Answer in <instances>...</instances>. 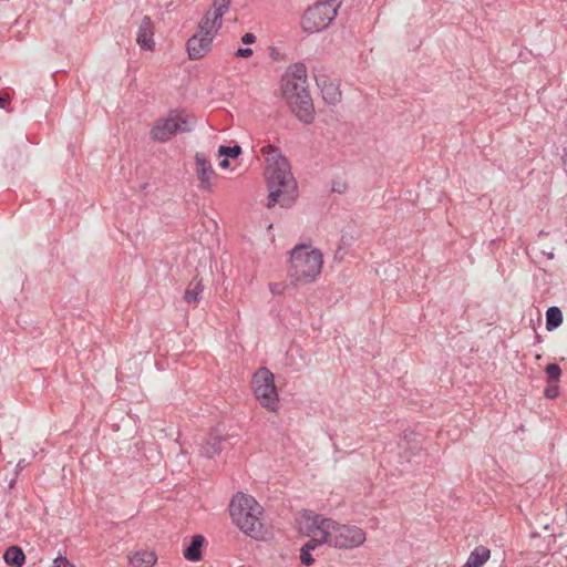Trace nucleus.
<instances>
[{
	"instance_id": "f257e3e1",
	"label": "nucleus",
	"mask_w": 567,
	"mask_h": 567,
	"mask_svg": "<svg viewBox=\"0 0 567 567\" xmlns=\"http://www.w3.org/2000/svg\"><path fill=\"white\" fill-rule=\"evenodd\" d=\"M303 518L308 536L330 547L353 549L367 540V533L357 525L340 524L332 518L312 513L305 515Z\"/></svg>"
},
{
	"instance_id": "f03ea898",
	"label": "nucleus",
	"mask_w": 567,
	"mask_h": 567,
	"mask_svg": "<svg viewBox=\"0 0 567 567\" xmlns=\"http://www.w3.org/2000/svg\"><path fill=\"white\" fill-rule=\"evenodd\" d=\"M281 95L291 112L302 122L310 123L313 104L308 90L307 68L302 63L290 65L281 78Z\"/></svg>"
},
{
	"instance_id": "7ed1b4c3",
	"label": "nucleus",
	"mask_w": 567,
	"mask_h": 567,
	"mask_svg": "<svg viewBox=\"0 0 567 567\" xmlns=\"http://www.w3.org/2000/svg\"><path fill=\"white\" fill-rule=\"evenodd\" d=\"M287 278L293 287L310 286L320 278L323 252L311 244H298L288 252Z\"/></svg>"
},
{
	"instance_id": "20e7f679",
	"label": "nucleus",
	"mask_w": 567,
	"mask_h": 567,
	"mask_svg": "<svg viewBox=\"0 0 567 567\" xmlns=\"http://www.w3.org/2000/svg\"><path fill=\"white\" fill-rule=\"evenodd\" d=\"M265 176L269 189L267 206H291L297 198V183L287 158L276 157V161L266 165Z\"/></svg>"
},
{
	"instance_id": "39448f33",
	"label": "nucleus",
	"mask_w": 567,
	"mask_h": 567,
	"mask_svg": "<svg viewBox=\"0 0 567 567\" xmlns=\"http://www.w3.org/2000/svg\"><path fill=\"white\" fill-rule=\"evenodd\" d=\"M264 508L248 494L236 493L229 504L233 523L246 535L260 539L265 536L262 523Z\"/></svg>"
},
{
	"instance_id": "423d86ee",
	"label": "nucleus",
	"mask_w": 567,
	"mask_h": 567,
	"mask_svg": "<svg viewBox=\"0 0 567 567\" xmlns=\"http://www.w3.org/2000/svg\"><path fill=\"white\" fill-rule=\"evenodd\" d=\"M192 130V116L185 111L173 110L156 120L150 131L151 138L156 142H167L177 133Z\"/></svg>"
},
{
	"instance_id": "0eeeda50",
	"label": "nucleus",
	"mask_w": 567,
	"mask_h": 567,
	"mask_svg": "<svg viewBox=\"0 0 567 567\" xmlns=\"http://www.w3.org/2000/svg\"><path fill=\"white\" fill-rule=\"evenodd\" d=\"M251 388L258 403L269 412L279 409V394L275 385V375L267 368L258 369L252 375Z\"/></svg>"
},
{
	"instance_id": "6e6552de",
	"label": "nucleus",
	"mask_w": 567,
	"mask_h": 567,
	"mask_svg": "<svg viewBox=\"0 0 567 567\" xmlns=\"http://www.w3.org/2000/svg\"><path fill=\"white\" fill-rule=\"evenodd\" d=\"M338 7L336 0L315 3L302 16V30L307 33H317L324 30L336 18Z\"/></svg>"
},
{
	"instance_id": "1a4fd4ad",
	"label": "nucleus",
	"mask_w": 567,
	"mask_h": 567,
	"mask_svg": "<svg viewBox=\"0 0 567 567\" xmlns=\"http://www.w3.org/2000/svg\"><path fill=\"white\" fill-rule=\"evenodd\" d=\"M230 0H214L199 22L198 31L215 38L223 23V16L228 11Z\"/></svg>"
},
{
	"instance_id": "9d476101",
	"label": "nucleus",
	"mask_w": 567,
	"mask_h": 567,
	"mask_svg": "<svg viewBox=\"0 0 567 567\" xmlns=\"http://www.w3.org/2000/svg\"><path fill=\"white\" fill-rule=\"evenodd\" d=\"M195 174L199 182L198 187L206 192H212L214 187V179L216 172L213 168L210 161L204 153H196L194 156Z\"/></svg>"
},
{
	"instance_id": "9b49d317",
	"label": "nucleus",
	"mask_w": 567,
	"mask_h": 567,
	"mask_svg": "<svg viewBox=\"0 0 567 567\" xmlns=\"http://www.w3.org/2000/svg\"><path fill=\"white\" fill-rule=\"evenodd\" d=\"M213 40L214 38L197 30V32L189 38L186 43L189 59L199 60L204 58L210 51Z\"/></svg>"
},
{
	"instance_id": "f8f14e48",
	"label": "nucleus",
	"mask_w": 567,
	"mask_h": 567,
	"mask_svg": "<svg viewBox=\"0 0 567 567\" xmlns=\"http://www.w3.org/2000/svg\"><path fill=\"white\" fill-rule=\"evenodd\" d=\"M136 41L141 49L152 51L154 49V24L150 17H144L138 27Z\"/></svg>"
},
{
	"instance_id": "ddd939ff",
	"label": "nucleus",
	"mask_w": 567,
	"mask_h": 567,
	"mask_svg": "<svg viewBox=\"0 0 567 567\" xmlns=\"http://www.w3.org/2000/svg\"><path fill=\"white\" fill-rule=\"evenodd\" d=\"M157 561L155 551L140 549L128 556V563L133 567H153Z\"/></svg>"
},
{
	"instance_id": "4468645a",
	"label": "nucleus",
	"mask_w": 567,
	"mask_h": 567,
	"mask_svg": "<svg viewBox=\"0 0 567 567\" xmlns=\"http://www.w3.org/2000/svg\"><path fill=\"white\" fill-rule=\"evenodd\" d=\"M204 291V285L200 279L193 278L186 287L184 293V301L188 305H197L200 301L202 293Z\"/></svg>"
},
{
	"instance_id": "2eb2a0df",
	"label": "nucleus",
	"mask_w": 567,
	"mask_h": 567,
	"mask_svg": "<svg viewBox=\"0 0 567 567\" xmlns=\"http://www.w3.org/2000/svg\"><path fill=\"white\" fill-rule=\"evenodd\" d=\"M205 538L202 535H195L190 539V544L184 549V557L189 561H199L202 559V548Z\"/></svg>"
},
{
	"instance_id": "dca6fc26",
	"label": "nucleus",
	"mask_w": 567,
	"mask_h": 567,
	"mask_svg": "<svg viewBox=\"0 0 567 567\" xmlns=\"http://www.w3.org/2000/svg\"><path fill=\"white\" fill-rule=\"evenodd\" d=\"M491 558V550L485 546H477L471 551L463 567H482Z\"/></svg>"
},
{
	"instance_id": "f3484780",
	"label": "nucleus",
	"mask_w": 567,
	"mask_h": 567,
	"mask_svg": "<svg viewBox=\"0 0 567 567\" xmlns=\"http://www.w3.org/2000/svg\"><path fill=\"white\" fill-rule=\"evenodd\" d=\"M3 559L12 567H22L25 561V555L20 547L11 546L4 551Z\"/></svg>"
},
{
	"instance_id": "a211bd4d",
	"label": "nucleus",
	"mask_w": 567,
	"mask_h": 567,
	"mask_svg": "<svg viewBox=\"0 0 567 567\" xmlns=\"http://www.w3.org/2000/svg\"><path fill=\"white\" fill-rule=\"evenodd\" d=\"M563 322V313L559 308L550 307L546 312V329L553 331Z\"/></svg>"
},
{
	"instance_id": "6ab92c4d",
	"label": "nucleus",
	"mask_w": 567,
	"mask_h": 567,
	"mask_svg": "<svg viewBox=\"0 0 567 567\" xmlns=\"http://www.w3.org/2000/svg\"><path fill=\"white\" fill-rule=\"evenodd\" d=\"M323 543L315 542V537H311V539L303 545L300 553V559L301 563L309 566L313 563V558L310 554L311 550H313L318 545H322Z\"/></svg>"
},
{
	"instance_id": "aec40b11",
	"label": "nucleus",
	"mask_w": 567,
	"mask_h": 567,
	"mask_svg": "<svg viewBox=\"0 0 567 567\" xmlns=\"http://www.w3.org/2000/svg\"><path fill=\"white\" fill-rule=\"evenodd\" d=\"M241 154V147L239 145H234V146H219L218 150H217V155L219 157H225V158H237L239 155Z\"/></svg>"
},
{
	"instance_id": "412c9836",
	"label": "nucleus",
	"mask_w": 567,
	"mask_h": 567,
	"mask_svg": "<svg viewBox=\"0 0 567 567\" xmlns=\"http://www.w3.org/2000/svg\"><path fill=\"white\" fill-rule=\"evenodd\" d=\"M323 97L330 103H336L340 100L341 93L339 87L334 84H329L322 89Z\"/></svg>"
},
{
	"instance_id": "4be33fe9",
	"label": "nucleus",
	"mask_w": 567,
	"mask_h": 567,
	"mask_svg": "<svg viewBox=\"0 0 567 567\" xmlns=\"http://www.w3.org/2000/svg\"><path fill=\"white\" fill-rule=\"evenodd\" d=\"M260 153L265 156L266 165L271 164L272 161H276V157H284L279 151L270 144L264 145L260 148Z\"/></svg>"
},
{
	"instance_id": "5701e85b",
	"label": "nucleus",
	"mask_w": 567,
	"mask_h": 567,
	"mask_svg": "<svg viewBox=\"0 0 567 567\" xmlns=\"http://www.w3.org/2000/svg\"><path fill=\"white\" fill-rule=\"evenodd\" d=\"M220 451V442L217 439H214L213 442L207 441L202 446V453L207 457H213Z\"/></svg>"
},
{
	"instance_id": "b1692460",
	"label": "nucleus",
	"mask_w": 567,
	"mask_h": 567,
	"mask_svg": "<svg viewBox=\"0 0 567 567\" xmlns=\"http://www.w3.org/2000/svg\"><path fill=\"white\" fill-rule=\"evenodd\" d=\"M548 382H557L561 375V369L556 363H550L545 369Z\"/></svg>"
},
{
	"instance_id": "393cba45",
	"label": "nucleus",
	"mask_w": 567,
	"mask_h": 567,
	"mask_svg": "<svg viewBox=\"0 0 567 567\" xmlns=\"http://www.w3.org/2000/svg\"><path fill=\"white\" fill-rule=\"evenodd\" d=\"M268 288L272 296H282L287 290V285L282 281L269 282Z\"/></svg>"
},
{
	"instance_id": "a878e982",
	"label": "nucleus",
	"mask_w": 567,
	"mask_h": 567,
	"mask_svg": "<svg viewBox=\"0 0 567 567\" xmlns=\"http://www.w3.org/2000/svg\"><path fill=\"white\" fill-rule=\"evenodd\" d=\"M549 384L546 386L544 394L548 399H555L559 395V388L557 382H548Z\"/></svg>"
},
{
	"instance_id": "bb28decb",
	"label": "nucleus",
	"mask_w": 567,
	"mask_h": 567,
	"mask_svg": "<svg viewBox=\"0 0 567 567\" xmlns=\"http://www.w3.org/2000/svg\"><path fill=\"white\" fill-rule=\"evenodd\" d=\"M51 567H75L73 564H71L65 557L60 556L53 560V564Z\"/></svg>"
},
{
	"instance_id": "cd10ccee",
	"label": "nucleus",
	"mask_w": 567,
	"mask_h": 567,
	"mask_svg": "<svg viewBox=\"0 0 567 567\" xmlns=\"http://www.w3.org/2000/svg\"><path fill=\"white\" fill-rule=\"evenodd\" d=\"M251 54H252V50L249 49V48L238 49L236 51V56H238V58H245L246 59V58L251 56Z\"/></svg>"
},
{
	"instance_id": "c85d7f7f",
	"label": "nucleus",
	"mask_w": 567,
	"mask_h": 567,
	"mask_svg": "<svg viewBox=\"0 0 567 567\" xmlns=\"http://www.w3.org/2000/svg\"><path fill=\"white\" fill-rule=\"evenodd\" d=\"M241 41L245 43V44H251L256 41V37L252 34V33H245L241 38Z\"/></svg>"
},
{
	"instance_id": "c756f323",
	"label": "nucleus",
	"mask_w": 567,
	"mask_h": 567,
	"mask_svg": "<svg viewBox=\"0 0 567 567\" xmlns=\"http://www.w3.org/2000/svg\"><path fill=\"white\" fill-rule=\"evenodd\" d=\"M219 167L223 168V169H226L229 167V159L228 158H225L223 157V159L219 162Z\"/></svg>"
},
{
	"instance_id": "7c9ffc66",
	"label": "nucleus",
	"mask_w": 567,
	"mask_h": 567,
	"mask_svg": "<svg viewBox=\"0 0 567 567\" xmlns=\"http://www.w3.org/2000/svg\"><path fill=\"white\" fill-rule=\"evenodd\" d=\"M8 104V97L0 96V109L6 107Z\"/></svg>"
}]
</instances>
